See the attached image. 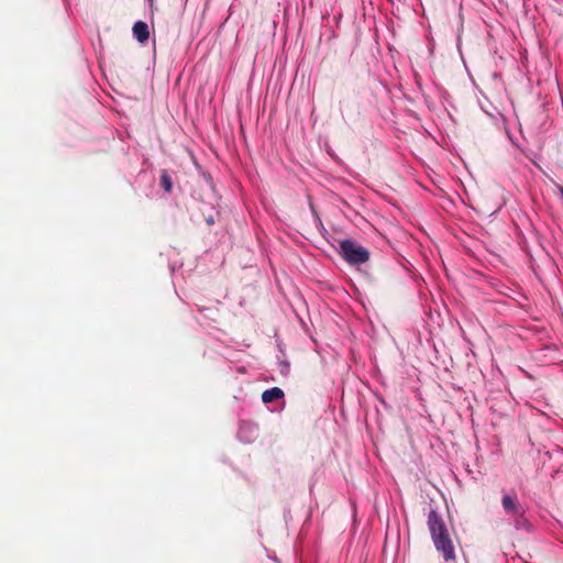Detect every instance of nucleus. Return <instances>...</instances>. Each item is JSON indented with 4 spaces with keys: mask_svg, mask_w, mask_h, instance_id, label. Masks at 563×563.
<instances>
[{
    "mask_svg": "<svg viewBox=\"0 0 563 563\" xmlns=\"http://www.w3.org/2000/svg\"><path fill=\"white\" fill-rule=\"evenodd\" d=\"M561 198L563 199V186H558Z\"/></svg>",
    "mask_w": 563,
    "mask_h": 563,
    "instance_id": "nucleus-8",
    "label": "nucleus"
},
{
    "mask_svg": "<svg viewBox=\"0 0 563 563\" xmlns=\"http://www.w3.org/2000/svg\"><path fill=\"white\" fill-rule=\"evenodd\" d=\"M146 1L150 3V5H152L154 0H146Z\"/></svg>",
    "mask_w": 563,
    "mask_h": 563,
    "instance_id": "nucleus-10",
    "label": "nucleus"
},
{
    "mask_svg": "<svg viewBox=\"0 0 563 563\" xmlns=\"http://www.w3.org/2000/svg\"><path fill=\"white\" fill-rule=\"evenodd\" d=\"M258 435V427L252 421H241L238 430V439L243 443H252Z\"/></svg>",
    "mask_w": 563,
    "mask_h": 563,
    "instance_id": "nucleus-4",
    "label": "nucleus"
},
{
    "mask_svg": "<svg viewBox=\"0 0 563 563\" xmlns=\"http://www.w3.org/2000/svg\"><path fill=\"white\" fill-rule=\"evenodd\" d=\"M428 528L434 547L446 562L455 561V551L451 540L448 527L435 509H431L428 515Z\"/></svg>",
    "mask_w": 563,
    "mask_h": 563,
    "instance_id": "nucleus-1",
    "label": "nucleus"
},
{
    "mask_svg": "<svg viewBox=\"0 0 563 563\" xmlns=\"http://www.w3.org/2000/svg\"><path fill=\"white\" fill-rule=\"evenodd\" d=\"M336 251L351 266L363 265L369 260V251L353 239L340 240Z\"/></svg>",
    "mask_w": 563,
    "mask_h": 563,
    "instance_id": "nucleus-2",
    "label": "nucleus"
},
{
    "mask_svg": "<svg viewBox=\"0 0 563 563\" xmlns=\"http://www.w3.org/2000/svg\"><path fill=\"white\" fill-rule=\"evenodd\" d=\"M284 398V391L279 387H272L266 389L262 394V401L264 404H269L274 400H280Z\"/></svg>",
    "mask_w": 563,
    "mask_h": 563,
    "instance_id": "nucleus-6",
    "label": "nucleus"
},
{
    "mask_svg": "<svg viewBox=\"0 0 563 563\" xmlns=\"http://www.w3.org/2000/svg\"><path fill=\"white\" fill-rule=\"evenodd\" d=\"M501 506L504 511L512 519L516 529H528L529 522L525 517L526 509L519 503L516 494H505L501 498Z\"/></svg>",
    "mask_w": 563,
    "mask_h": 563,
    "instance_id": "nucleus-3",
    "label": "nucleus"
},
{
    "mask_svg": "<svg viewBox=\"0 0 563 563\" xmlns=\"http://www.w3.org/2000/svg\"><path fill=\"white\" fill-rule=\"evenodd\" d=\"M207 222H208V224H213V219L209 218V219H207Z\"/></svg>",
    "mask_w": 563,
    "mask_h": 563,
    "instance_id": "nucleus-9",
    "label": "nucleus"
},
{
    "mask_svg": "<svg viewBox=\"0 0 563 563\" xmlns=\"http://www.w3.org/2000/svg\"><path fill=\"white\" fill-rule=\"evenodd\" d=\"M132 32L135 40L141 44H145L150 38L148 25L143 21H136L132 27Z\"/></svg>",
    "mask_w": 563,
    "mask_h": 563,
    "instance_id": "nucleus-5",
    "label": "nucleus"
},
{
    "mask_svg": "<svg viewBox=\"0 0 563 563\" xmlns=\"http://www.w3.org/2000/svg\"><path fill=\"white\" fill-rule=\"evenodd\" d=\"M159 184H161V187L166 191V192H170L172 191V188H173V181H172V178L169 176V174L167 173V170H163L162 174H161V179H159Z\"/></svg>",
    "mask_w": 563,
    "mask_h": 563,
    "instance_id": "nucleus-7",
    "label": "nucleus"
}]
</instances>
